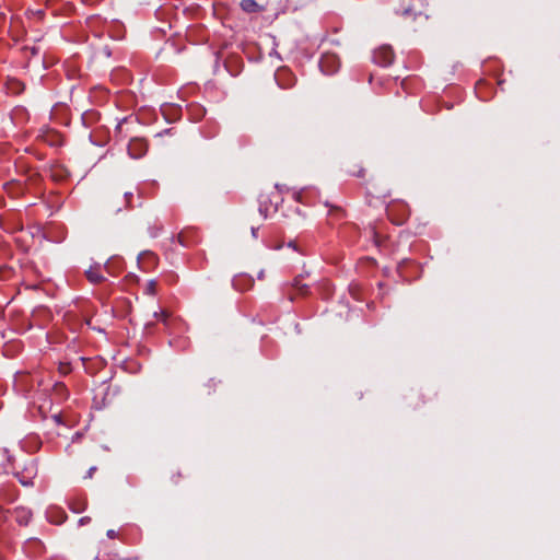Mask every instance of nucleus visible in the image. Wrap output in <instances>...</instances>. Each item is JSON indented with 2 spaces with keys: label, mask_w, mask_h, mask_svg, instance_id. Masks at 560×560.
Here are the masks:
<instances>
[{
  "label": "nucleus",
  "mask_w": 560,
  "mask_h": 560,
  "mask_svg": "<svg viewBox=\"0 0 560 560\" xmlns=\"http://www.w3.org/2000/svg\"><path fill=\"white\" fill-rule=\"evenodd\" d=\"M133 194L130 191L113 190L106 194L103 200V209L109 214H118L122 209L131 207Z\"/></svg>",
  "instance_id": "f257e3e1"
},
{
  "label": "nucleus",
  "mask_w": 560,
  "mask_h": 560,
  "mask_svg": "<svg viewBox=\"0 0 560 560\" xmlns=\"http://www.w3.org/2000/svg\"><path fill=\"white\" fill-rule=\"evenodd\" d=\"M412 1L413 0H400V7L396 10V12L404 16L406 20L410 19L413 22H418L420 25H424L428 21V15L423 14L422 12H417Z\"/></svg>",
  "instance_id": "f03ea898"
},
{
  "label": "nucleus",
  "mask_w": 560,
  "mask_h": 560,
  "mask_svg": "<svg viewBox=\"0 0 560 560\" xmlns=\"http://www.w3.org/2000/svg\"><path fill=\"white\" fill-rule=\"evenodd\" d=\"M394 51L389 46H382L373 54V61L382 67H388L394 61Z\"/></svg>",
  "instance_id": "7ed1b4c3"
},
{
  "label": "nucleus",
  "mask_w": 560,
  "mask_h": 560,
  "mask_svg": "<svg viewBox=\"0 0 560 560\" xmlns=\"http://www.w3.org/2000/svg\"><path fill=\"white\" fill-rule=\"evenodd\" d=\"M148 151V142L143 138H132L128 143V153L132 159L142 158Z\"/></svg>",
  "instance_id": "20e7f679"
},
{
  "label": "nucleus",
  "mask_w": 560,
  "mask_h": 560,
  "mask_svg": "<svg viewBox=\"0 0 560 560\" xmlns=\"http://www.w3.org/2000/svg\"><path fill=\"white\" fill-rule=\"evenodd\" d=\"M275 78H276L279 86L282 89H290L295 84V77L287 68L279 69L277 71Z\"/></svg>",
  "instance_id": "39448f33"
},
{
  "label": "nucleus",
  "mask_w": 560,
  "mask_h": 560,
  "mask_svg": "<svg viewBox=\"0 0 560 560\" xmlns=\"http://www.w3.org/2000/svg\"><path fill=\"white\" fill-rule=\"evenodd\" d=\"M232 284L237 291H247L253 288L254 279L248 273H238L233 278Z\"/></svg>",
  "instance_id": "423d86ee"
},
{
  "label": "nucleus",
  "mask_w": 560,
  "mask_h": 560,
  "mask_svg": "<svg viewBox=\"0 0 560 560\" xmlns=\"http://www.w3.org/2000/svg\"><path fill=\"white\" fill-rule=\"evenodd\" d=\"M69 171L61 164L54 163L49 168V176L52 180L61 183L69 177Z\"/></svg>",
  "instance_id": "0eeeda50"
},
{
  "label": "nucleus",
  "mask_w": 560,
  "mask_h": 560,
  "mask_svg": "<svg viewBox=\"0 0 560 560\" xmlns=\"http://www.w3.org/2000/svg\"><path fill=\"white\" fill-rule=\"evenodd\" d=\"M15 521L23 526H26L32 518V511L24 506H18L12 512Z\"/></svg>",
  "instance_id": "6e6552de"
},
{
  "label": "nucleus",
  "mask_w": 560,
  "mask_h": 560,
  "mask_svg": "<svg viewBox=\"0 0 560 560\" xmlns=\"http://www.w3.org/2000/svg\"><path fill=\"white\" fill-rule=\"evenodd\" d=\"M337 58L334 55L324 56L319 61L322 71L326 74H331L337 69Z\"/></svg>",
  "instance_id": "1a4fd4ad"
},
{
  "label": "nucleus",
  "mask_w": 560,
  "mask_h": 560,
  "mask_svg": "<svg viewBox=\"0 0 560 560\" xmlns=\"http://www.w3.org/2000/svg\"><path fill=\"white\" fill-rule=\"evenodd\" d=\"M240 7L246 13H256L265 10L264 5L259 4L256 0H242Z\"/></svg>",
  "instance_id": "9d476101"
},
{
  "label": "nucleus",
  "mask_w": 560,
  "mask_h": 560,
  "mask_svg": "<svg viewBox=\"0 0 560 560\" xmlns=\"http://www.w3.org/2000/svg\"><path fill=\"white\" fill-rule=\"evenodd\" d=\"M88 280L93 284L102 283L105 280V277L100 271V266L91 267L85 271Z\"/></svg>",
  "instance_id": "9b49d317"
},
{
  "label": "nucleus",
  "mask_w": 560,
  "mask_h": 560,
  "mask_svg": "<svg viewBox=\"0 0 560 560\" xmlns=\"http://www.w3.org/2000/svg\"><path fill=\"white\" fill-rule=\"evenodd\" d=\"M191 234H192V231H183V232H180L177 235V240H178L179 244L185 246V247L191 246L194 244V241L190 237Z\"/></svg>",
  "instance_id": "f8f14e48"
},
{
  "label": "nucleus",
  "mask_w": 560,
  "mask_h": 560,
  "mask_svg": "<svg viewBox=\"0 0 560 560\" xmlns=\"http://www.w3.org/2000/svg\"><path fill=\"white\" fill-rule=\"evenodd\" d=\"M52 392L57 397H59L61 399H66L69 395L67 386L61 382H57L54 385Z\"/></svg>",
  "instance_id": "ddd939ff"
},
{
  "label": "nucleus",
  "mask_w": 560,
  "mask_h": 560,
  "mask_svg": "<svg viewBox=\"0 0 560 560\" xmlns=\"http://www.w3.org/2000/svg\"><path fill=\"white\" fill-rule=\"evenodd\" d=\"M292 285L301 295H306L308 292V287L302 283V280L300 278H295Z\"/></svg>",
  "instance_id": "4468645a"
},
{
  "label": "nucleus",
  "mask_w": 560,
  "mask_h": 560,
  "mask_svg": "<svg viewBox=\"0 0 560 560\" xmlns=\"http://www.w3.org/2000/svg\"><path fill=\"white\" fill-rule=\"evenodd\" d=\"M350 174L352 176L361 178V177H364L365 170L363 167H361V166H354V168L350 171Z\"/></svg>",
  "instance_id": "2eb2a0df"
},
{
  "label": "nucleus",
  "mask_w": 560,
  "mask_h": 560,
  "mask_svg": "<svg viewBox=\"0 0 560 560\" xmlns=\"http://www.w3.org/2000/svg\"><path fill=\"white\" fill-rule=\"evenodd\" d=\"M154 317L161 322H163L164 324H166L167 322V318H168V314L166 311L162 310L161 312H154Z\"/></svg>",
  "instance_id": "dca6fc26"
},
{
  "label": "nucleus",
  "mask_w": 560,
  "mask_h": 560,
  "mask_svg": "<svg viewBox=\"0 0 560 560\" xmlns=\"http://www.w3.org/2000/svg\"><path fill=\"white\" fill-rule=\"evenodd\" d=\"M155 287H156V282L155 281H153V280L149 281L148 288H147L148 292L151 293V294H154Z\"/></svg>",
  "instance_id": "f3484780"
},
{
  "label": "nucleus",
  "mask_w": 560,
  "mask_h": 560,
  "mask_svg": "<svg viewBox=\"0 0 560 560\" xmlns=\"http://www.w3.org/2000/svg\"><path fill=\"white\" fill-rule=\"evenodd\" d=\"M59 372L62 374V375H66L70 372V366L69 364H60L59 366Z\"/></svg>",
  "instance_id": "a211bd4d"
},
{
  "label": "nucleus",
  "mask_w": 560,
  "mask_h": 560,
  "mask_svg": "<svg viewBox=\"0 0 560 560\" xmlns=\"http://www.w3.org/2000/svg\"><path fill=\"white\" fill-rule=\"evenodd\" d=\"M113 265H114V261H107L105 264V269L106 271L109 273V275H115L114 273V270H113Z\"/></svg>",
  "instance_id": "6ab92c4d"
},
{
  "label": "nucleus",
  "mask_w": 560,
  "mask_h": 560,
  "mask_svg": "<svg viewBox=\"0 0 560 560\" xmlns=\"http://www.w3.org/2000/svg\"><path fill=\"white\" fill-rule=\"evenodd\" d=\"M289 3H290V0H279L278 1L279 7H282V8H288Z\"/></svg>",
  "instance_id": "aec40b11"
},
{
  "label": "nucleus",
  "mask_w": 560,
  "mask_h": 560,
  "mask_svg": "<svg viewBox=\"0 0 560 560\" xmlns=\"http://www.w3.org/2000/svg\"><path fill=\"white\" fill-rule=\"evenodd\" d=\"M91 521V518L89 516H84V517H81L79 523L80 525H85L88 524L89 522Z\"/></svg>",
  "instance_id": "412c9836"
},
{
  "label": "nucleus",
  "mask_w": 560,
  "mask_h": 560,
  "mask_svg": "<svg viewBox=\"0 0 560 560\" xmlns=\"http://www.w3.org/2000/svg\"><path fill=\"white\" fill-rule=\"evenodd\" d=\"M180 477H182L180 472H179V471H177L176 476L174 475V476L172 477V479H173L174 483H177Z\"/></svg>",
  "instance_id": "4be33fe9"
},
{
  "label": "nucleus",
  "mask_w": 560,
  "mask_h": 560,
  "mask_svg": "<svg viewBox=\"0 0 560 560\" xmlns=\"http://www.w3.org/2000/svg\"><path fill=\"white\" fill-rule=\"evenodd\" d=\"M95 470H96V467H91V468L89 469V471H88V476H86V478H92L93 472H94Z\"/></svg>",
  "instance_id": "5701e85b"
},
{
  "label": "nucleus",
  "mask_w": 560,
  "mask_h": 560,
  "mask_svg": "<svg viewBox=\"0 0 560 560\" xmlns=\"http://www.w3.org/2000/svg\"><path fill=\"white\" fill-rule=\"evenodd\" d=\"M107 536H108L109 538H115V537H116V533H115V530H114V529H109V530H107Z\"/></svg>",
  "instance_id": "b1692460"
},
{
  "label": "nucleus",
  "mask_w": 560,
  "mask_h": 560,
  "mask_svg": "<svg viewBox=\"0 0 560 560\" xmlns=\"http://www.w3.org/2000/svg\"><path fill=\"white\" fill-rule=\"evenodd\" d=\"M264 278H265V271H264V270H260V271L258 272V279H259V280H262Z\"/></svg>",
  "instance_id": "393cba45"
},
{
  "label": "nucleus",
  "mask_w": 560,
  "mask_h": 560,
  "mask_svg": "<svg viewBox=\"0 0 560 560\" xmlns=\"http://www.w3.org/2000/svg\"><path fill=\"white\" fill-rule=\"evenodd\" d=\"M252 234L254 237H257V229L256 228H252Z\"/></svg>",
  "instance_id": "a878e982"
},
{
  "label": "nucleus",
  "mask_w": 560,
  "mask_h": 560,
  "mask_svg": "<svg viewBox=\"0 0 560 560\" xmlns=\"http://www.w3.org/2000/svg\"><path fill=\"white\" fill-rule=\"evenodd\" d=\"M335 211L342 212V210L340 208H335Z\"/></svg>",
  "instance_id": "bb28decb"
},
{
  "label": "nucleus",
  "mask_w": 560,
  "mask_h": 560,
  "mask_svg": "<svg viewBox=\"0 0 560 560\" xmlns=\"http://www.w3.org/2000/svg\"><path fill=\"white\" fill-rule=\"evenodd\" d=\"M156 235H158V231L151 233V236H156Z\"/></svg>",
  "instance_id": "cd10ccee"
},
{
  "label": "nucleus",
  "mask_w": 560,
  "mask_h": 560,
  "mask_svg": "<svg viewBox=\"0 0 560 560\" xmlns=\"http://www.w3.org/2000/svg\"><path fill=\"white\" fill-rule=\"evenodd\" d=\"M114 270H116V271H114L115 275L119 273V270H117V267H114Z\"/></svg>",
  "instance_id": "c85d7f7f"
},
{
  "label": "nucleus",
  "mask_w": 560,
  "mask_h": 560,
  "mask_svg": "<svg viewBox=\"0 0 560 560\" xmlns=\"http://www.w3.org/2000/svg\"><path fill=\"white\" fill-rule=\"evenodd\" d=\"M114 270H116V271H114L115 275L119 273V270H117V267H114Z\"/></svg>",
  "instance_id": "c756f323"
}]
</instances>
